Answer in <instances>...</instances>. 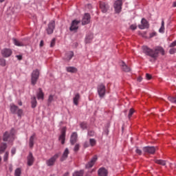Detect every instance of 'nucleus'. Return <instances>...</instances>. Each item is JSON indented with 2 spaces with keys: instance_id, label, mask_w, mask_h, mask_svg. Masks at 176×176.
Returning <instances> with one entry per match:
<instances>
[{
  "instance_id": "obj_28",
  "label": "nucleus",
  "mask_w": 176,
  "mask_h": 176,
  "mask_svg": "<svg viewBox=\"0 0 176 176\" xmlns=\"http://www.w3.org/2000/svg\"><path fill=\"white\" fill-rule=\"evenodd\" d=\"M32 108H36V105L38 104V102L36 101V97L34 96L32 98Z\"/></svg>"
},
{
  "instance_id": "obj_11",
  "label": "nucleus",
  "mask_w": 176,
  "mask_h": 176,
  "mask_svg": "<svg viewBox=\"0 0 176 176\" xmlns=\"http://www.w3.org/2000/svg\"><path fill=\"white\" fill-rule=\"evenodd\" d=\"M1 54L3 57L8 58V57H10L13 54V52L9 48H4L1 50Z\"/></svg>"
},
{
  "instance_id": "obj_38",
  "label": "nucleus",
  "mask_w": 176,
  "mask_h": 176,
  "mask_svg": "<svg viewBox=\"0 0 176 176\" xmlns=\"http://www.w3.org/2000/svg\"><path fill=\"white\" fill-rule=\"evenodd\" d=\"M91 39H93V34L87 36L86 37V43H90Z\"/></svg>"
},
{
  "instance_id": "obj_20",
  "label": "nucleus",
  "mask_w": 176,
  "mask_h": 176,
  "mask_svg": "<svg viewBox=\"0 0 176 176\" xmlns=\"http://www.w3.org/2000/svg\"><path fill=\"white\" fill-rule=\"evenodd\" d=\"M68 155H69V150L68 148H66L60 158V162H64V160H67V159H68Z\"/></svg>"
},
{
  "instance_id": "obj_8",
  "label": "nucleus",
  "mask_w": 176,
  "mask_h": 176,
  "mask_svg": "<svg viewBox=\"0 0 176 176\" xmlns=\"http://www.w3.org/2000/svg\"><path fill=\"white\" fill-rule=\"evenodd\" d=\"M67 133V128L63 127L61 129L60 135L59 136V140L60 141L62 145L65 144V134Z\"/></svg>"
},
{
  "instance_id": "obj_21",
  "label": "nucleus",
  "mask_w": 176,
  "mask_h": 176,
  "mask_svg": "<svg viewBox=\"0 0 176 176\" xmlns=\"http://www.w3.org/2000/svg\"><path fill=\"white\" fill-rule=\"evenodd\" d=\"M121 69L124 72H130V71H131V68H130V67L126 65V63L124 61H122L121 63Z\"/></svg>"
},
{
  "instance_id": "obj_17",
  "label": "nucleus",
  "mask_w": 176,
  "mask_h": 176,
  "mask_svg": "<svg viewBox=\"0 0 176 176\" xmlns=\"http://www.w3.org/2000/svg\"><path fill=\"white\" fill-rule=\"evenodd\" d=\"M90 19H91L90 14L89 13L85 14L82 19V25H86V24H89V23H90Z\"/></svg>"
},
{
  "instance_id": "obj_6",
  "label": "nucleus",
  "mask_w": 176,
  "mask_h": 176,
  "mask_svg": "<svg viewBox=\"0 0 176 176\" xmlns=\"http://www.w3.org/2000/svg\"><path fill=\"white\" fill-rule=\"evenodd\" d=\"M58 157H60V154L56 153L54 156H52V157H50L49 160L46 161L47 166H48L49 167L52 166H54Z\"/></svg>"
},
{
  "instance_id": "obj_34",
  "label": "nucleus",
  "mask_w": 176,
  "mask_h": 176,
  "mask_svg": "<svg viewBox=\"0 0 176 176\" xmlns=\"http://www.w3.org/2000/svg\"><path fill=\"white\" fill-rule=\"evenodd\" d=\"M80 126L82 130H86L87 129V122H82L80 123Z\"/></svg>"
},
{
  "instance_id": "obj_35",
  "label": "nucleus",
  "mask_w": 176,
  "mask_h": 176,
  "mask_svg": "<svg viewBox=\"0 0 176 176\" xmlns=\"http://www.w3.org/2000/svg\"><path fill=\"white\" fill-rule=\"evenodd\" d=\"M14 176H21V168H17L15 170Z\"/></svg>"
},
{
  "instance_id": "obj_58",
  "label": "nucleus",
  "mask_w": 176,
  "mask_h": 176,
  "mask_svg": "<svg viewBox=\"0 0 176 176\" xmlns=\"http://www.w3.org/2000/svg\"><path fill=\"white\" fill-rule=\"evenodd\" d=\"M2 2H5V0H0V3H2Z\"/></svg>"
},
{
  "instance_id": "obj_15",
  "label": "nucleus",
  "mask_w": 176,
  "mask_h": 176,
  "mask_svg": "<svg viewBox=\"0 0 176 176\" xmlns=\"http://www.w3.org/2000/svg\"><path fill=\"white\" fill-rule=\"evenodd\" d=\"M76 142H78V133L73 132L70 137V144L71 145H75Z\"/></svg>"
},
{
  "instance_id": "obj_22",
  "label": "nucleus",
  "mask_w": 176,
  "mask_h": 176,
  "mask_svg": "<svg viewBox=\"0 0 176 176\" xmlns=\"http://www.w3.org/2000/svg\"><path fill=\"white\" fill-rule=\"evenodd\" d=\"M80 100V94L79 93H77L75 94L74 97L73 98V102L74 105H79V101Z\"/></svg>"
},
{
  "instance_id": "obj_36",
  "label": "nucleus",
  "mask_w": 176,
  "mask_h": 176,
  "mask_svg": "<svg viewBox=\"0 0 176 176\" xmlns=\"http://www.w3.org/2000/svg\"><path fill=\"white\" fill-rule=\"evenodd\" d=\"M134 112H135V110H134V109H130L128 114L129 119H131V116L134 115Z\"/></svg>"
},
{
  "instance_id": "obj_56",
  "label": "nucleus",
  "mask_w": 176,
  "mask_h": 176,
  "mask_svg": "<svg viewBox=\"0 0 176 176\" xmlns=\"http://www.w3.org/2000/svg\"><path fill=\"white\" fill-rule=\"evenodd\" d=\"M63 176H69V173L67 172L65 173Z\"/></svg>"
},
{
  "instance_id": "obj_60",
  "label": "nucleus",
  "mask_w": 176,
  "mask_h": 176,
  "mask_svg": "<svg viewBox=\"0 0 176 176\" xmlns=\"http://www.w3.org/2000/svg\"><path fill=\"white\" fill-rule=\"evenodd\" d=\"M138 80H139V82H141V78H139Z\"/></svg>"
},
{
  "instance_id": "obj_52",
  "label": "nucleus",
  "mask_w": 176,
  "mask_h": 176,
  "mask_svg": "<svg viewBox=\"0 0 176 176\" xmlns=\"http://www.w3.org/2000/svg\"><path fill=\"white\" fill-rule=\"evenodd\" d=\"M157 33L156 32H152L151 34H150V38H153V36H156Z\"/></svg>"
},
{
  "instance_id": "obj_44",
  "label": "nucleus",
  "mask_w": 176,
  "mask_h": 176,
  "mask_svg": "<svg viewBox=\"0 0 176 176\" xmlns=\"http://www.w3.org/2000/svg\"><path fill=\"white\" fill-rule=\"evenodd\" d=\"M54 98V96L53 95H50L49 98H48V102H52Z\"/></svg>"
},
{
  "instance_id": "obj_25",
  "label": "nucleus",
  "mask_w": 176,
  "mask_h": 176,
  "mask_svg": "<svg viewBox=\"0 0 176 176\" xmlns=\"http://www.w3.org/2000/svg\"><path fill=\"white\" fill-rule=\"evenodd\" d=\"M35 133H34L32 136H30L29 139V146L30 148H34V141L35 140Z\"/></svg>"
},
{
  "instance_id": "obj_53",
  "label": "nucleus",
  "mask_w": 176,
  "mask_h": 176,
  "mask_svg": "<svg viewBox=\"0 0 176 176\" xmlns=\"http://www.w3.org/2000/svg\"><path fill=\"white\" fill-rule=\"evenodd\" d=\"M11 153L12 155H15L16 154V148H12Z\"/></svg>"
},
{
  "instance_id": "obj_3",
  "label": "nucleus",
  "mask_w": 176,
  "mask_h": 176,
  "mask_svg": "<svg viewBox=\"0 0 176 176\" xmlns=\"http://www.w3.org/2000/svg\"><path fill=\"white\" fill-rule=\"evenodd\" d=\"M39 69H36L33 70L31 74V84L33 86H35L36 85V82H38V79H39Z\"/></svg>"
},
{
  "instance_id": "obj_32",
  "label": "nucleus",
  "mask_w": 176,
  "mask_h": 176,
  "mask_svg": "<svg viewBox=\"0 0 176 176\" xmlns=\"http://www.w3.org/2000/svg\"><path fill=\"white\" fill-rule=\"evenodd\" d=\"M89 145L91 146H96V145H97V140H96V139H94V138H90L89 139Z\"/></svg>"
},
{
  "instance_id": "obj_18",
  "label": "nucleus",
  "mask_w": 176,
  "mask_h": 176,
  "mask_svg": "<svg viewBox=\"0 0 176 176\" xmlns=\"http://www.w3.org/2000/svg\"><path fill=\"white\" fill-rule=\"evenodd\" d=\"M27 159H28V166H32V164H34V162H35V158L34 157L32 153L31 152L29 153V155Z\"/></svg>"
},
{
  "instance_id": "obj_16",
  "label": "nucleus",
  "mask_w": 176,
  "mask_h": 176,
  "mask_svg": "<svg viewBox=\"0 0 176 176\" xmlns=\"http://www.w3.org/2000/svg\"><path fill=\"white\" fill-rule=\"evenodd\" d=\"M108 169L101 167L98 170V176H108Z\"/></svg>"
},
{
  "instance_id": "obj_61",
  "label": "nucleus",
  "mask_w": 176,
  "mask_h": 176,
  "mask_svg": "<svg viewBox=\"0 0 176 176\" xmlns=\"http://www.w3.org/2000/svg\"><path fill=\"white\" fill-rule=\"evenodd\" d=\"M10 170L12 171V168H10Z\"/></svg>"
},
{
  "instance_id": "obj_46",
  "label": "nucleus",
  "mask_w": 176,
  "mask_h": 176,
  "mask_svg": "<svg viewBox=\"0 0 176 176\" xmlns=\"http://www.w3.org/2000/svg\"><path fill=\"white\" fill-rule=\"evenodd\" d=\"M135 153L138 154V155H142V151H141V149L137 148L136 150H135Z\"/></svg>"
},
{
  "instance_id": "obj_59",
  "label": "nucleus",
  "mask_w": 176,
  "mask_h": 176,
  "mask_svg": "<svg viewBox=\"0 0 176 176\" xmlns=\"http://www.w3.org/2000/svg\"><path fill=\"white\" fill-rule=\"evenodd\" d=\"M2 162V157L0 156V163Z\"/></svg>"
},
{
  "instance_id": "obj_37",
  "label": "nucleus",
  "mask_w": 176,
  "mask_h": 176,
  "mask_svg": "<svg viewBox=\"0 0 176 176\" xmlns=\"http://www.w3.org/2000/svg\"><path fill=\"white\" fill-rule=\"evenodd\" d=\"M168 100H169V101H170V102H173V104H176V94L174 97L169 96L168 98Z\"/></svg>"
},
{
  "instance_id": "obj_29",
  "label": "nucleus",
  "mask_w": 176,
  "mask_h": 176,
  "mask_svg": "<svg viewBox=\"0 0 176 176\" xmlns=\"http://www.w3.org/2000/svg\"><path fill=\"white\" fill-rule=\"evenodd\" d=\"M14 44L15 46H24V43L23 42L19 41L16 38H12Z\"/></svg>"
},
{
  "instance_id": "obj_10",
  "label": "nucleus",
  "mask_w": 176,
  "mask_h": 176,
  "mask_svg": "<svg viewBox=\"0 0 176 176\" xmlns=\"http://www.w3.org/2000/svg\"><path fill=\"white\" fill-rule=\"evenodd\" d=\"M122 0H117L114 3V8L116 10V13H120L122 12Z\"/></svg>"
},
{
  "instance_id": "obj_55",
  "label": "nucleus",
  "mask_w": 176,
  "mask_h": 176,
  "mask_svg": "<svg viewBox=\"0 0 176 176\" xmlns=\"http://www.w3.org/2000/svg\"><path fill=\"white\" fill-rule=\"evenodd\" d=\"M40 46L41 47H42V46H43V40H41L40 42Z\"/></svg>"
},
{
  "instance_id": "obj_23",
  "label": "nucleus",
  "mask_w": 176,
  "mask_h": 176,
  "mask_svg": "<svg viewBox=\"0 0 176 176\" xmlns=\"http://www.w3.org/2000/svg\"><path fill=\"white\" fill-rule=\"evenodd\" d=\"M8 148V144L5 142L0 143V154L4 153L6 149Z\"/></svg>"
},
{
  "instance_id": "obj_31",
  "label": "nucleus",
  "mask_w": 176,
  "mask_h": 176,
  "mask_svg": "<svg viewBox=\"0 0 176 176\" xmlns=\"http://www.w3.org/2000/svg\"><path fill=\"white\" fill-rule=\"evenodd\" d=\"M155 163L160 166H166V161L162 160H155Z\"/></svg>"
},
{
  "instance_id": "obj_30",
  "label": "nucleus",
  "mask_w": 176,
  "mask_h": 176,
  "mask_svg": "<svg viewBox=\"0 0 176 176\" xmlns=\"http://www.w3.org/2000/svg\"><path fill=\"white\" fill-rule=\"evenodd\" d=\"M164 19L162 20V23H161V28L159 29V32H160L161 34L164 33Z\"/></svg>"
},
{
  "instance_id": "obj_1",
  "label": "nucleus",
  "mask_w": 176,
  "mask_h": 176,
  "mask_svg": "<svg viewBox=\"0 0 176 176\" xmlns=\"http://www.w3.org/2000/svg\"><path fill=\"white\" fill-rule=\"evenodd\" d=\"M142 49L144 54L153 58L155 61L159 58V54H162V56L166 54V51L162 46H156L153 49H151L146 45H144L142 47Z\"/></svg>"
},
{
  "instance_id": "obj_47",
  "label": "nucleus",
  "mask_w": 176,
  "mask_h": 176,
  "mask_svg": "<svg viewBox=\"0 0 176 176\" xmlns=\"http://www.w3.org/2000/svg\"><path fill=\"white\" fill-rule=\"evenodd\" d=\"M146 78L147 79V80H151L152 79V75H151L149 74H146Z\"/></svg>"
},
{
  "instance_id": "obj_19",
  "label": "nucleus",
  "mask_w": 176,
  "mask_h": 176,
  "mask_svg": "<svg viewBox=\"0 0 176 176\" xmlns=\"http://www.w3.org/2000/svg\"><path fill=\"white\" fill-rule=\"evenodd\" d=\"M100 9L102 10V13H107V12H108V9H109V6L104 2H100Z\"/></svg>"
},
{
  "instance_id": "obj_14",
  "label": "nucleus",
  "mask_w": 176,
  "mask_h": 176,
  "mask_svg": "<svg viewBox=\"0 0 176 176\" xmlns=\"http://www.w3.org/2000/svg\"><path fill=\"white\" fill-rule=\"evenodd\" d=\"M80 23V21L74 20L72 22L71 26L69 28L70 31H76L79 28L78 24Z\"/></svg>"
},
{
  "instance_id": "obj_7",
  "label": "nucleus",
  "mask_w": 176,
  "mask_h": 176,
  "mask_svg": "<svg viewBox=\"0 0 176 176\" xmlns=\"http://www.w3.org/2000/svg\"><path fill=\"white\" fill-rule=\"evenodd\" d=\"M54 28H56V21H51L49 23H48V26L46 29L47 31V34L48 35H51V34H53L54 31Z\"/></svg>"
},
{
  "instance_id": "obj_49",
  "label": "nucleus",
  "mask_w": 176,
  "mask_h": 176,
  "mask_svg": "<svg viewBox=\"0 0 176 176\" xmlns=\"http://www.w3.org/2000/svg\"><path fill=\"white\" fill-rule=\"evenodd\" d=\"M130 28H131V30H133V31H134V30H137V25H131L130 26Z\"/></svg>"
},
{
  "instance_id": "obj_57",
  "label": "nucleus",
  "mask_w": 176,
  "mask_h": 176,
  "mask_svg": "<svg viewBox=\"0 0 176 176\" xmlns=\"http://www.w3.org/2000/svg\"><path fill=\"white\" fill-rule=\"evenodd\" d=\"M173 8H176V1H175V2L173 3Z\"/></svg>"
},
{
  "instance_id": "obj_41",
  "label": "nucleus",
  "mask_w": 176,
  "mask_h": 176,
  "mask_svg": "<svg viewBox=\"0 0 176 176\" xmlns=\"http://www.w3.org/2000/svg\"><path fill=\"white\" fill-rule=\"evenodd\" d=\"M9 159V153L8 151L6 152L3 156V162H8Z\"/></svg>"
},
{
  "instance_id": "obj_5",
  "label": "nucleus",
  "mask_w": 176,
  "mask_h": 176,
  "mask_svg": "<svg viewBox=\"0 0 176 176\" xmlns=\"http://www.w3.org/2000/svg\"><path fill=\"white\" fill-rule=\"evenodd\" d=\"M98 94L100 98H102L105 96V93L107 91V88L103 83L99 84L97 87Z\"/></svg>"
},
{
  "instance_id": "obj_13",
  "label": "nucleus",
  "mask_w": 176,
  "mask_h": 176,
  "mask_svg": "<svg viewBox=\"0 0 176 176\" xmlns=\"http://www.w3.org/2000/svg\"><path fill=\"white\" fill-rule=\"evenodd\" d=\"M140 30H145V28H149V23L144 18L142 19L141 25H138Z\"/></svg>"
},
{
  "instance_id": "obj_4",
  "label": "nucleus",
  "mask_w": 176,
  "mask_h": 176,
  "mask_svg": "<svg viewBox=\"0 0 176 176\" xmlns=\"http://www.w3.org/2000/svg\"><path fill=\"white\" fill-rule=\"evenodd\" d=\"M10 112H12L14 114H16L19 117L21 118L23 116V109H19V107L16 106L14 104H10Z\"/></svg>"
},
{
  "instance_id": "obj_43",
  "label": "nucleus",
  "mask_w": 176,
  "mask_h": 176,
  "mask_svg": "<svg viewBox=\"0 0 176 176\" xmlns=\"http://www.w3.org/2000/svg\"><path fill=\"white\" fill-rule=\"evenodd\" d=\"M56 45V38H53L51 41V43H50V47H54V45Z\"/></svg>"
},
{
  "instance_id": "obj_48",
  "label": "nucleus",
  "mask_w": 176,
  "mask_h": 176,
  "mask_svg": "<svg viewBox=\"0 0 176 176\" xmlns=\"http://www.w3.org/2000/svg\"><path fill=\"white\" fill-rule=\"evenodd\" d=\"M175 46H176V41H175L172 43H170L169 45V47H175Z\"/></svg>"
},
{
  "instance_id": "obj_24",
  "label": "nucleus",
  "mask_w": 176,
  "mask_h": 176,
  "mask_svg": "<svg viewBox=\"0 0 176 176\" xmlns=\"http://www.w3.org/2000/svg\"><path fill=\"white\" fill-rule=\"evenodd\" d=\"M38 100H44L45 94H43V91H42V88L38 89V93L36 94Z\"/></svg>"
},
{
  "instance_id": "obj_50",
  "label": "nucleus",
  "mask_w": 176,
  "mask_h": 176,
  "mask_svg": "<svg viewBox=\"0 0 176 176\" xmlns=\"http://www.w3.org/2000/svg\"><path fill=\"white\" fill-rule=\"evenodd\" d=\"M16 57L19 61L23 60V55H16Z\"/></svg>"
},
{
  "instance_id": "obj_33",
  "label": "nucleus",
  "mask_w": 176,
  "mask_h": 176,
  "mask_svg": "<svg viewBox=\"0 0 176 176\" xmlns=\"http://www.w3.org/2000/svg\"><path fill=\"white\" fill-rule=\"evenodd\" d=\"M83 174H85L83 170L75 171L73 173V176H83Z\"/></svg>"
},
{
  "instance_id": "obj_42",
  "label": "nucleus",
  "mask_w": 176,
  "mask_h": 176,
  "mask_svg": "<svg viewBox=\"0 0 176 176\" xmlns=\"http://www.w3.org/2000/svg\"><path fill=\"white\" fill-rule=\"evenodd\" d=\"M80 148V144H76L74 148V152H78L79 149Z\"/></svg>"
},
{
  "instance_id": "obj_27",
  "label": "nucleus",
  "mask_w": 176,
  "mask_h": 176,
  "mask_svg": "<svg viewBox=\"0 0 176 176\" xmlns=\"http://www.w3.org/2000/svg\"><path fill=\"white\" fill-rule=\"evenodd\" d=\"M74 57V52L70 51L65 54V60L69 61Z\"/></svg>"
},
{
  "instance_id": "obj_54",
  "label": "nucleus",
  "mask_w": 176,
  "mask_h": 176,
  "mask_svg": "<svg viewBox=\"0 0 176 176\" xmlns=\"http://www.w3.org/2000/svg\"><path fill=\"white\" fill-rule=\"evenodd\" d=\"M18 104L21 107V105H23V102H21V100H19L18 101Z\"/></svg>"
},
{
  "instance_id": "obj_2",
  "label": "nucleus",
  "mask_w": 176,
  "mask_h": 176,
  "mask_svg": "<svg viewBox=\"0 0 176 176\" xmlns=\"http://www.w3.org/2000/svg\"><path fill=\"white\" fill-rule=\"evenodd\" d=\"M16 140V130L12 128L10 131H6L3 134V141L4 142H13Z\"/></svg>"
},
{
  "instance_id": "obj_45",
  "label": "nucleus",
  "mask_w": 176,
  "mask_h": 176,
  "mask_svg": "<svg viewBox=\"0 0 176 176\" xmlns=\"http://www.w3.org/2000/svg\"><path fill=\"white\" fill-rule=\"evenodd\" d=\"M175 53H176V48H171L169 50V54H175Z\"/></svg>"
},
{
  "instance_id": "obj_51",
  "label": "nucleus",
  "mask_w": 176,
  "mask_h": 176,
  "mask_svg": "<svg viewBox=\"0 0 176 176\" xmlns=\"http://www.w3.org/2000/svg\"><path fill=\"white\" fill-rule=\"evenodd\" d=\"M89 142H85L83 144V147H84V148H89Z\"/></svg>"
},
{
  "instance_id": "obj_39",
  "label": "nucleus",
  "mask_w": 176,
  "mask_h": 176,
  "mask_svg": "<svg viewBox=\"0 0 176 176\" xmlns=\"http://www.w3.org/2000/svg\"><path fill=\"white\" fill-rule=\"evenodd\" d=\"M87 135L89 137H94L96 135V132L93 130L88 131Z\"/></svg>"
},
{
  "instance_id": "obj_40",
  "label": "nucleus",
  "mask_w": 176,
  "mask_h": 176,
  "mask_svg": "<svg viewBox=\"0 0 176 176\" xmlns=\"http://www.w3.org/2000/svg\"><path fill=\"white\" fill-rule=\"evenodd\" d=\"M0 65L1 67H6V60L3 58L0 59Z\"/></svg>"
},
{
  "instance_id": "obj_9",
  "label": "nucleus",
  "mask_w": 176,
  "mask_h": 176,
  "mask_svg": "<svg viewBox=\"0 0 176 176\" xmlns=\"http://www.w3.org/2000/svg\"><path fill=\"white\" fill-rule=\"evenodd\" d=\"M143 152H144V153H148L149 155H155L156 148L155 146H146L143 148Z\"/></svg>"
},
{
  "instance_id": "obj_12",
  "label": "nucleus",
  "mask_w": 176,
  "mask_h": 176,
  "mask_svg": "<svg viewBox=\"0 0 176 176\" xmlns=\"http://www.w3.org/2000/svg\"><path fill=\"white\" fill-rule=\"evenodd\" d=\"M98 160V157H97V155H94L91 158L90 162H89L87 164H86L85 168H91V167H93V166H94V164H96V162H97Z\"/></svg>"
},
{
  "instance_id": "obj_26",
  "label": "nucleus",
  "mask_w": 176,
  "mask_h": 176,
  "mask_svg": "<svg viewBox=\"0 0 176 176\" xmlns=\"http://www.w3.org/2000/svg\"><path fill=\"white\" fill-rule=\"evenodd\" d=\"M66 70L67 72H70L71 74H76V72H78V69L74 67H66Z\"/></svg>"
}]
</instances>
